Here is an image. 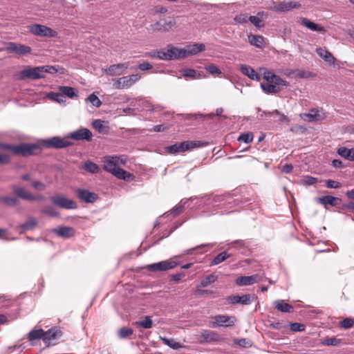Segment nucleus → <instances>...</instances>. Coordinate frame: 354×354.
Here are the masks:
<instances>
[{
    "mask_svg": "<svg viewBox=\"0 0 354 354\" xmlns=\"http://www.w3.org/2000/svg\"><path fill=\"white\" fill-rule=\"evenodd\" d=\"M119 158L117 156H107L104 158L103 169L113 174L117 178L126 181H131L134 176L132 174L118 167Z\"/></svg>",
    "mask_w": 354,
    "mask_h": 354,
    "instance_id": "1",
    "label": "nucleus"
},
{
    "mask_svg": "<svg viewBox=\"0 0 354 354\" xmlns=\"http://www.w3.org/2000/svg\"><path fill=\"white\" fill-rule=\"evenodd\" d=\"M0 148L9 150L15 155L24 157L37 155L41 152L40 147L36 144L9 145L0 143Z\"/></svg>",
    "mask_w": 354,
    "mask_h": 354,
    "instance_id": "2",
    "label": "nucleus"
},
{
    "mask_svg": "<svg viewBox=\"0 0 354 354\" xmlns=\"http://www.w3.org/2000/svg\"><path fill=\"white\" fill-rule=\"evenodd\" d=\"M28 29L31 34L39 37H55L57 35L55 30L38 24L28 26Z\"/></svg>",
    "mask_w": 354,
    "mask_h": 354,
    "instance_id": "3",
    "label": "nucleus"
},
{
    "mask_svg": "<svg viewBox=\"0 0 354 354\" xmlns=\"http://www.w3.org/2000/svg\"><path fill=\"white\" fill-rule=\"evenodd\" d=\"M138 74L124 76L113 80V87L115 89H127L133 86L140 79Z\"/></svg>",
    "mask_w": 354,
    "mask_h": 354,
    "instance_id": "4",
    "label": "nucleus"
},
{
    "mask_svg": "<svg viewBox=\"0 0 354 354\" xmlns=\"http://www.w3.org/2000/svg\"><path fill=\"white\" fill-rule=\"evenodd\" d=\"M199 146V142L196 141H185L180 143H176L174 145L165 147L166 151L169 153L175 154L180 152H185L187 150L194 149Z\"/></svg>",
    "mask_w": 354,
    "mask_h": 354,
    "instance_id": "5",
    "label": "nucleus"
},
{
    "mask_svg": "<svg viewBox=\"0 0 354 354\" xmlns=\"http://www.w3.org/2000/svg\"><path fill=\"white\" fill-rule=\"evenodd\" d=\"M51 202L60 208L66 209H75L77 208V203L62 195H55L50 197Z\"/></svg>",
    "mask_w": 354,
    "mask_h": 354,
    "instance_id": "6",
    "label": "nucleus"
},
{
    "mask_svg": "<svg viewBox=\"0 0 354 354\" xmlns=\"http://www.w3.org/2000/svg\"><path fill=\"white\" fill-rule=\"evenodd\" d=\"M44 146L46 148L62 149L71 145V142L67 139L55 136L49 139L44 140Z\"/></svg>",
    "mask_w": 354,
    "mask_h": 354,
    "instance_id": "7",
    "label": "nucleus"
},
{
    "mask_svg": "<svg viewBox=\"0 0 354 354\" xmlns=\"http://www.w3.org/2000/svg\"><path fill=\"white\" fill-rule=\"evenodd\" d=\"M43 77H44V75L41 74L40 66L35 68L28 66L19 73V80H39Z\"/></svg>",
    "mask_w": 354,
    "mask_h": 354,
    "instance_id": "8",
    "label": "nucleus"
},
{
    "mask_svg": "<svg viewBox=\"0 0 354 354\" xmlns=\"http://www.w3.org/2000/svg\"><path fill=\"white\" fill-rule=\"evenodd\" d=\"M214 320L212 323L213 327L216 326H223V327H230L233 326L236 322V319L234 316H229L225 315H218L212 317Z\"/></svg>",
    "mask_w": 354,
    "mask_h": 354,
    "instance_id": "9",
    "label": "nucleus"
},
{
    "mask_svg": "<svg viewBox=\"0 0 354 354\" xmlns=\"http://www.w3.org/2000/svg\"><path fill=\"white\" fill-rule=\"evenodd\" d=\"M176 24L174 19L168 17L163 21H157L154 24L151 25V28L153 31L167 32L169 31Z\"/></svg>",
    "mask_w": 354,
    "mask_h": 354,
    "instance_id": "10",
    "label": "nucleus"
},
{
    "mask_svg": "<svg viewBox=\"0 0 354 354\" xmlns=\"http://www.w3.org/2000/svg\"><path fill=\"white\" fill-rule=\"evenodd\" d=\"M201 342H221L223 339L216 332L209 330H202L199 334Z\"/></svg>",
    "mask_w": 354,
    "mask_h": 354,
    "instance_id": "11",
    "label": "nucleus"
},
{
    "mask_svg": "<svg viewBox=\"0 0 354 354\" xmlns=\"http://www.w3.org/2000/svg\"><path fill=\"white\" fill-rule=\"evenodd\" d=\"M177 263L174 261H162L158 263L149 264L147 266V269L149 271H166L175 268Z\"/></svg>",
    "mask_w": 354,
    "mask_h": 354,
    "instance_id": "12",
    "label": "nucleus"
},
{
    "mask_svg": "<svg viewBox=\"0 0 354 354\" xmlns=\"http://www.w3.org/2000/svg\"><path fill=\"white\" fill-rule=\"evenodd\" d=\"M6 49L10 52L19 55H24L31 53V48L23 44H17L15 42H8L6 45Z\"/></svg>",
    "mask_w": 354,
    "mask_h": 354,
    "instance_id": "13",
    "label": "nucleus"
},
{
    "mask_svg": "<svg viewBox=\"0 0 354 354\" xmlns=\"http://www.w3.org/2000/svg\"><path fill=\"white\" fill-rule=\"evenodd\" d=\"M12 190L15 193V194L23 199V200H27V201H35V200H40L42 198V196H35L32 194H31L28 190H26L25 188L13 185L12 187Z\"/></svg>",
    "mask_w": 354,
    "mask_h": 354,
    "instance_id": "14",
    "label": "nucleus"
},
{
    "mask_svg": "<svg viewBox=\"0 0 354 354\" xmlns=\"http://www.w3.org/2000/svg\"><path fill=\"white\" fill-rule=\"evenodd\" d=\"M254 295L245 294L241 296L239 295H232L227 299L228 301L232 304H243L249 305L255 299Z\"/></svg>",
    "mask_w": 354,
    "mask_h": 354,
    "instance_id": "15",
    "label": "nucleus"
},
{
    "mask_svg": "<svg viewBox=\"0 0 354 354\" xmlns=\"http://www.w3.org/2000/svg\"><path fill=\"white\" fill-rule=\"evenodd\" d=\"M301 4L296 1H282L273 6L272 10L277 12H285L294 8H299Z\"/></svg>",
    "mask_w": 354,
    "mask_h": 354,
    "instance_id": "16",
    "label": "nucleus"
},
{
    "mask_svg": "<svg viewBox=\"0 0 354 354\" xmlns=\"http://www.w3.org/2000/svg\"><path fill=\"white\" fill-rule=\"evenodd\" d=\"M91 132L90 131L89 129L86 128H82L75 131H73L67 136L68 138H71L75 140H89L91 139Z\"/></svg>",
    "mask_w": 354,
    "mask_h": 354,
    "instance_id": "17",
    "label": "nucleus"
},
{
    "mask_svg": "<svg viewBox=\"0 0 354 354\" xmlns=\"http://www.w3.org/2000/svg\"><path fill=\"white\" fill-rule=\"evenodd\" d=\"M127 68L128 65L127 64H113L105 68L104 72L111 76H118L124 73Z\"/></svg>",
    "mask_w": 354,
    "mask_h": 354,
    "instance_id": "18",
    "label": "nucleus"
},
{
    "mask_svg": "<svg viewBox=\"0 0 354 354\" xmlns=\"http://www.w3.org/2000/svg\"><path fill=\"white\" fill-rule=\"evenodd\" d=\"M76 194L80 201L86 203H93L97 198V194L95 193L81 188L77 189Z\"/></svg>",
    "mask_w": 354,
    "mask_h": 354,
    "instance_id": "19",
    "label": "nucleus"
},
{
    "mask_svg": "<svg viewBox=\"0 0 354 354\" xmlns=\"http://www.w3.org/2000/svg\"><path fill=\"white\" fill-rule=\"evenodd\" d=\"M288 85L277 84L274 80L272 82L266 81V82L261 83V88L268 94L277 93L281 90V87L287 86Z\"/></svg>",
    "mask_w": 354,
    "mask_h": 354,
    "instance_id": "20",
    "label": "nucleus"
},
{
    "mask_svg": "<svg viewBox=\"0 0 354 354\" xmlns=\"http://www.w3.org/2000/svg\"><path fill=\"white\" fill-rule=\"evenodd\" d=\"M260 277L258 274L251 276H241L236 279V283L238 286H250L259 282Z\"/></svg>",
    "mask_w": 354,
    "mask_h": 354,
    "instance_id": "21",
    "label": "nucleus"
},
{
    "mask_svg": "<svg viewBox=\"0 0 354 354\" xmlns=\"http://www.w3.org/2000/svg\"><path fill=\"white\" fill-rule=\"evenodd\" d=\"M315 52L326 63L329 65L335 64V58L333 54L326 49L318 47L316 48Z\"/></svg>",
    "mask_w": 354,
    "mask_h": 354,
    "instance_id": "22",
    "label": "nucleus"
},
{
    "mask_svg": "<svg viewBox=\"0 0 354 354\" xmlns=\"http://www.w3.org/2000/svg\"><path fill=\"white\" fill-rule=\"evenodd\" d=\"M205 50V46L203 44H194L187 46L186 48H183L185 52V57L189 55H196Z\"/></svg>",
    "mask_w": 354,
    "mask_h": 354,
    "instance_id": "23",
    "label": "nucleus"
},
{
    "mask_svg": "<svg viewBox=\"0 0 354 354\" xmlns=\"http://www.w3.org/2000/svg\"><path fill=\"white\" fill-rule=\"evenodd\" d=\"M62 333L60 330L57 328H52L47 331H44L43 340L46 343H49L50 341L56 339L61 337Z\"/></svg>",
    "mask_w": 354,
    "mask_h": 354,
    "instance_id": "24",
    "label": "nucleus"
},
{
    "mask_svg": "<svg viewBox=\"0 0 354 354\" xmlns=\"http://www.w3.org/2000/svg\"><path fill=\"white\" fill-rule=\"evenodd\" d=\"M317 201L324 205H330V206L335 207L339 205L341 199L337 197L327 195L317 198Z\"/></svg>",
    "mask_w": 354,
    "mask_h": 354,
    "instance_id": "25",
    "label": "nucleus"
},
{
    "mask_svg": "<svg viewBox=\"0 0 354 354\" xmlns=\"http://www.w3.org/2000/svg\"><path fill=\"white\" fill-rule=\"evenodd\" d=\"M241 72L254 80H260L261 76L251 66L243 64L240 67Z\"/></svg>",
    "mask_w": 354,
    "mask_h": 354,
    "instance_id": "26",
    "label": "nucleus"
},
{
    "mask_svg": "<svg viewBox=\"0 0 354 354\" xmlns=\"http://www.w3.org/2000/svg\"><path fill=\"white\" fill-rule=\"evenodd\" d=\"M301 20V24L308 29L313 30V31H318V32H324L325 31V28L323 26H319L318 24H316L313 23V21H310L308 19L305 17H301L300 19Z\"/></svg>",
    "mask_w": 354,
    "mask_h": 354,
    "instance_id": "27",
    "label": "nucleus"
},
{
    "mask_svg": "<svg viewBox=\"0 0 354 354\" xmlns=\"http://www.w3.org/2000/svg\"><path fill=\"white\" fill-rule=\"evenodd\" d=\"M263 78L268 82H272V80H274V83H276L277 84L288 85L287 81L283 80L279 76L274 74L272 71H266L263 73Z\"/></svg>",
    "mask_w": 354,
    "mask_h": 354,
    "instance_id": "28",
    "label": "nucleus"
},
{
    "mask_svg": "<svg viewBox=\"0 0 354 354\" xmlns=\"http://www.w3.org/2000/svg\"><path fill=\"white\" fill-rule=\"evenodd\" d=\"M55 234L61 237L68 238L73 236L75 230L72 227H59L54 230Z\"/></svg>",
    "mask_w": 354,
    "mask_h": 354,
    "instance_id": "29",
    "label": "nucleus"
},
{
    "mask_svg": "<svg viewBox=\"0 0 354 354\" xmlns=\"http://www.w3.org/2000/svg\"><path fill=\"white\" fill-rule=\"evenodd\" d=\"M248 41L251 45L262 48L265 46L264 37L261 35H250L248 36Z\"/></svg>",
    "mask_w": 354,
    "mask_h": 354,
    "instance_id": "30",
    "label": "nucleus"
},
{
    "mask_svg": "<svg viewBox=\"0 0 354 354\" xmlns=\"http://www.w3.org/2000/svg\"><path fill=\"white\" fill-rule=\"evenodd\" d=\"M167 53L169 60L185 57V52L183 48H171L167 49Z\"/></svg>",
    "mask_w": 354,
    "mask_h": 354,
    "instance_id": "31",
    "label": "nucleus"
},
{
    "mask_svg": "<svg viewBox=\"0 0 354 354\" xmlns=\"http://www.w3.org/2000/svg\"><path fill=\"white\" fill-rule=\"evenodd\" d=\"M276 308L282 313H289L293 310V306L284 300L279 299L274 302Z\"/></svg>",
    "mask_w": 354,
    "mask_h": 354,
    "instance_id": "32",
    "label": "nucleus"
},
{
    "mask_svg": "<svg viewBox=\"0 0 354 354\" xmlns=\"http://www.w3.org/2000/svg\"><path fill=\"white\" fill-rule=\"evenodd\" d=\"M82 169L91 174H97L100 171L98 165L91 160L86 161L82 166Z\"/></svg>",
    "mask_w": 354,
    "mask_h": 354,
    "instance_id": "33",
    "label": "nucleus"
},
{
    "mask_svg": "<svg viewBox=\"0 0 354 354\" xmlns=\"http://www.w3.org/2000/svg\"><path fill=\"white\" fill-rule=\"evenodd\" d=\"M264 15V12H259L256 16H250L249 21L254 24L257 28H260L264 26L263 23L262 17Z\"/></svg>",
    "mask_w": 354,
    "mask_h": 354,
    "instance_id": "34",
    "label": "nucleus"
},
{
    "mask_svg": "<svg viewBox=\"0 0 354 354\" xmlns=\"http://www.w3.org/2000/svg\"><path fill=\"white\" fill-rule=\"evenodd\" d=\"M232 255L227 253L226 251L219 253L216 255L210 262L209 266H213L218 265L223 261H225L227 258L230 257Z\"/></svg>",
    "mask_w": 354,
    "mask_h": 354,
    "instance_id": "35",
    "label": "nucleus"
},
{
    "mask_svg": "<svg viewBox=\"0 0 354 354\" xmlns=\"http://www.w3.org/2000/svg\"><path fill=\"white\" fill-rule=\"evenodd\" d=\"M134 324L137 328L149 329L153 326V321L150 317L145 316L142 320L136 322Z\"/></svg>",
    "mask_w": 354,
    "mask_h": 354,
    "instance_id": "36",
    "label": "nucleus"
},
{
    "mask_svg": "<svg viewBox=\"0 0 354 354\" xmlns=\"http://www.w3.org/2000/svg\"><path fill=\"white\" fill-rule=\"evenodd\" d=\"M308 118L309 122L319 121L323 119V117L320 115L319 110L316 109H312L310 112L304 114Z\"/></svg>",
    "mask_w": 354,
    "mask_h": 354,
    "instance_id": "37",
    "label": "nucleus"
},
{
    "mask_svg": "<svg viewBox=\"0 0 354 354\" xmlns=\"http://www.w3.org/2000/svg\"><path fill=\"white\" fill-rule=\"evenodd\" d=\"M59 91L62 92L64 96H67L70 98H73L77 96L76 90L71 86H60Z\"/></svg>",
    "mask_w": 354,
    "mask_h": 354,
    "instance_id": "38",
    "label": "nucleus"
},
{
    "mask_svg": "<svg viewBox=\"0 0 354 354\" xmlns=\"http://www.w3.org/2000/svg\"><path fill=\"white\" fill-rule=\"evenodd\" d=\"M37 225V221L33 217H30L28 221L19 225L24 231L33 230Z\"/></svg>",
    "mask_w": 354,
    "mask_h": 354,
    "instance_id": "39",
    "label": "nucleus"
},
{
    "mask_svg": "<svg viewBox=\"0 0 354 354\" xmlns=\"http://www.w3.org/2000/svg\"><path fill=\"white\" fill-rule=\"evenodd\" d=\"M0 202L10 207H14L19 203V200L16 197L3 196L0 198Z\"/></svg>",
    "mask_w": 354,
    "mask_h": 354,
    "instance_id": "40",
    "label": "nucleus"
},
{
    "mask_svg": "<svg viewBox=\"0 0 354 354\" xmlns=\"http://www.w3.org/2000/svg\"><path fill=\"white\" fill-rule=\"evenodd\" d=\"M41 212L46 214L50 217H59V213L52 206L47 205L45 206L41 210Z\"/></svg>",
    "mask_w": 354,
    "mask_h": 354,
    "instance_id": "41",
    "label": "nucleus"
},
{
    "mask_svg": "<svg viewBox=\"0 0 354 354\" xmlns=\"http://www.w3.org/2000/svg\"><path fill=\"white\" fill-rule=\"evenodd\" d=\"M44 330L42 329L32 330L28 333V338L30 341L36 340L39 339H43Z\"/></svg>",
    "mask_w": 354,
    "mask_h": 354,
    "instance_id": "42",
    "label": "nucleus"
},
{
    "mask_svg": "<svg viewBox=\"0 0 354 354\" xmlns=\"http://www.w3.org/2000/svg\"><path fill=\"white\" fill-rule=\"evenodd\" d=\"M48 97L55 102H57L59 103H63L66 101V97L64 96L62 92L60 93H50L48 94Z\"/></svg>",
    "mask_w": 354,
    "mask_h": 354,
    "instance_id": "43",
    "label": "nucleus"
},
{
    "mask_svg": "<svg viewBox=\"0 0 354 354\" xmlns=\"http://www.w3.org/2000/svg\"><path fill=\"white\" fill-rule=\"evenodd\" d=\"M162 342L167 346L174 349H178L180 348L179 343L176 342L174 339H167L166 337H160Z\"/></svg>",
    "mask_w": 354,
    "mask_h": 354,
    "instance_id": "44",
    "label": "nucleus"
},
{
    "mask_svg": "<svg viewBox=\"0 0 354 354\" xmlns=\"http://www.w3.org/2000/svg\"><path fill=\"white\" fill-rule=\"evenodd\" d=\"M342 344V339L336 337L326 338L322 341V344L326 346H339Z\"/></svg>",
    "mask_w": 354,
    "mask_h": 354,
    "instance_id": "45",
    "label": "nucleus"
},
{
    "mask_svg": "<svg viewBox=\"0 0 354 354\" xmlns=\"http://www.w3.org/2000/svg\"><path fill=\"white\" fill-rule=\"evenodd\" d=\"M133 333V329L127 327H122L118 330V337L120 339H124Z\"/></svg>",
    "mask_w": 354,
    "mask_h": 354,
    "instance_id": "46",
    "label": "nucleus"
},
{
    "mask_svg": "<svg viewBox=\"0 0 354 354\" xmlns=\"http://www.w3.org/2000/svg\"><path fill=\"white\" fill-rule=\"evenodd\" d=\"M317 182H318V179L317 178L310 176H304L301 180V184L306 186L313 185Z\"/></svg>",
    "mask_w": 354,
    "mask_h": 354,
    "instance_id": "47",
    "label": "nucleus"
},
{
    "mask_svg": "<svg viewBox=\"0 0 354 354\" xmlns=\"http://www.w3.org/2000/svg\"><path fill=\"white\" fill-rule=\"evenodd\" d=\"M238 140L245 143H250L253 140V134L251 132L241 133L238 138Z\"/></svg>",
    "mask_w": 354,
    "mask_h": 354,
    "instance_id": "48",
    "label": "nucleus"
},
{
    "mask_svg": "<svg viewBox=\"0 0 354 354\" xmlns=\"http://www.w3.org/2000/svg\"><path fill=\"white\" fill-rule=\"evenodd\" d=\"M217 277L214 274H209L205 279H203L201 284L203 287H207L210 285L212 283H214L216 281Z\"/></svg>",
    "mask_w": 354,
    "mask_h": 354,
    "instance_id": "49",
    "label": "nucleus"
},
{
    "mask_svg": "<svg viewBox=\"0 0 354 354\" xmlns=\"http://www.w3.org/2000/svg\"><path fill=\"white\" fill-rule=\"evenodd\" d=\"M354 326V319L347 317L344 319L341 323L340 326L344 329H348L352 328Z\"/></svg>",
    "mask_w": 354,
    "mask_h": 354,
    "instance_id": "50",
    "label": "nucleus"
},
{
    "mask_svg": "<svg viewBox=\"0 0 354 354\" xmlns=\"http://www.w3.org/2000/svg\"><path fill=\"white\" fill-rule=\"evenodd\" d=\"M205 69L208 73H209L212 75H220L222 73L221 69L218 68L214 64H210V65L205 66Z\"/></svg>",
    "mask_w": 354,
    "mask_h": 354,
    "instance_id": "51",
    "label": "nucleus"
},
{
    "mask_svg": "<svg viewBox=\"0 0 354 354\" xmlns=\"http://www.w3.org/2000/svg\"><path fill=\"white\" fill-rule=\"evenodd\" d=\"M337 153L342 157L344 158L346 160H349L351 149H348L344 147H342L338 148Z\"/></svg>",
    "mask_w": 354,
    "mask_h": 354,
    "instance_id": "52",
    "label": "nucleus"
},
{
    "mask_svg": "<svg viewBox=\"0 0 354 354\" xmlns=\"http://www.w3.org/2000/svg\"><path fill=\"white\" fill-rule=\"evenodd\" d=\"M88 100L92 104L93 106L97 108L100 107L102 104L100 100L94 93L91 94L88 97Z\"/></svg>",
    "mask_w": 354,
    "mask_h": 354,
    "instance_id": "53",
    "label": "nucleus"
},
{
    "mask_svg": "<svg viewBox=\"0 0 354 354\" xmlns=\"http://www.w3.org/2000/svg\"><path fill=\"white\" fill-rule=\"evenodd\" d=\"M290 328L294 332H301L305 330V326L300 323L294 322L290 324Z\"/></svg>",
    "mask_w": 354,
    "mask_h": 354,
    "instance_id": "54",
    "label": "nucleus"
},
{
    "mask_svg": "<svg viewBox=\"0 0 354 354\" xmlns=\"http://www.w3.org/2000/svg\"><path fill=\"white\" fill-rule=\"evenodd\" d=\"M40 70H41V73L42 75H44V73H46L53 74V73H55L57 71V70L55 68V66H48V65L47 66H40Z\"/></svg>",
    "mask_w": 354,
    "mask_h": 354,
    "instance_id": "55",
    "label": "nucleus"
},
{
    "mask_svg": "<svg viewBox=\"0 0 354 354\" xmlns=\"http://www.w3.org/2000/svg\"><path fill=\"white\" fill-rule=\"evenodd\" d=\"M326 185L328 188L330 189H338L342 187V184L337 181L333 180H327L326 181Z\"/></svg>",
    "mask_w": 354,
    "mask_h": 354,
    "instance_id": "56",
    "label": "nucleus"
},
{
    "mask_svg": "<svg viewBox=\"0 0 354 354\" xmlns=\"http://www.w3.org/2000/svg\"><path fill=\"white\" fill-rule=\"evenodd\" d=\"M184 205L182 204H178L171 210V214H173L174 216H176L182 213Z\"/></svg>",
    "mask_w": 354,
    "mask_h": 354,
    "instance_id": "57",
    "label": "nucleus"
},
{
    "mask_svg": "<svg viewBox=\"0 0 354 354\" xmlns=\"http://www.w3.org/2000/svg\"><path fill=\"white\" fill-rule=\"evenodd\" d=\"M182 74L184 77H196V71L192 68H186L182 71Z\"/></svg>",
    "mask_w": 354,
    "mask_h": 354,
    "instance_id": "58",
    "label": "nucleus"
},
{
    "mask_svg": "<svg viewBox=\"0 0 354 354\" xmlns=\"http://www.w3.org/2000/svg\"><path fill=\"white\" fill-rule=\"evenodd\" d=\"M234 21L239 24H245L248 21V17L245 14H241L234 17Z\"/></svg>",
    "mask_w": 354,
    "mask_h": 354,
    "instance_id": "59",
    "label": "nucleus"
},
{
    "mask_svg": "<svg viewBox=\"0 0 354 354\" xmlns=\"http://www.w3.org/2000/svg\"><path fill=\"white\" fill-rule=\"evenodd\" d=\"M32 185L35 189L39 191H43L46 189V185L40 181H33Z\"/></svg>",
    "mask_w": 354,
    "mask_h": 354,
    "instance_id": "60",
    "label": "nucleus"
},
{
    "mask_svg": "<svg viewBox=\"0 0 354 354\" xmlns=\"http://www.w3.org/2000/svg\"><path fill=\"white\" fill-rule=\"evenodd\" d=\"M157 57L163 60H169L166 49H162L158 51Z\"/></svg>",
    "mask_w": 354,
    "mask_h": 354,
    "instance_id": "61",
    "label": "nucleus"
},
{
    "mask_svg": "<svg viewBox=\"0 0 354 354\" xmlns=\"http://www.w3.org/2000/svg\"><path fill=\"white\" fill-rule=\"evenodd\" d=\"M103 123H104V122L102 121L101 120H95L93 122L92 124H93V128L101 131V129H102V127L104 126Z\"/></svg>",
    "mask_w": 354,
    "mask_h": 354,
    "instance_id": "62",
    "label": "nucleus"
},
{
    "mask_svg": "<svg viewBox=\"0 0 354 354\" xmlns=\"http://www.w3.org/2000/svg\"><path fill=\"white\" fill-rule=\"evenodd\" d=\"M10 161V157L8 155L3 153L0 154V164L4 165L8 163Z\"/></svg>",
    "mask_w": 354,
    "mask_h": 354,
    "instance_id": "63",
    "label": "nucleus"
},
{
    "mask_svg": "<svg viewBox=\"0 0 354 354\" xmlns=\"http://www.w3.org/2000/svg\"><path fill=\"white\" fill-rule=\"evenodd\" d=\"M152 68V65L149 62H145L139 65V68L142 71H146L151 69Z\"/></svg>",
    "mask_w": 354,
    "mask_h": 354,
    "instance_id": "64",
    "label": "nucleus"
}]
</instances>
